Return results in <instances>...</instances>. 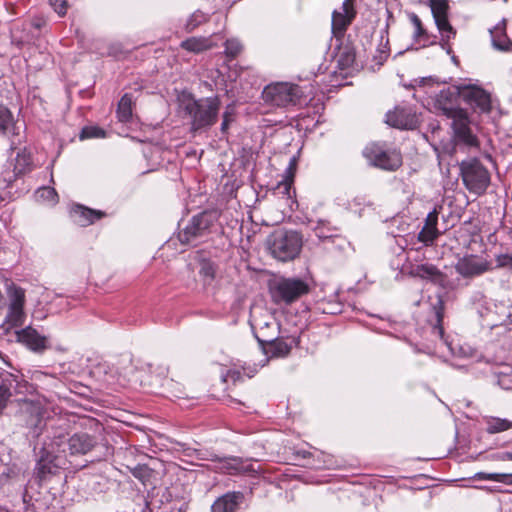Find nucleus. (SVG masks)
Here are the masks:
<instances>
[{
  "label": "nucleus",
  "instance_id": "nucleus-41",
  "mask_svg": "<svg viewBox=\"0 0 512 512\" xmlns=\"http://www.w3.org/2000/svg\"><path fill=\"white\" fill-rule=\"evenodd\" d=\"M30 165V159L27 155H25L24 153H20V151L17 152V155H16V164L14 166V174L15 175H20L22 173H24L27 168L29 167Z\"/></svg>",
  "mask_w": 512,
  "mask_h": 512
},
{
  "label": "nucleus",
  "instance_id": "nucleus-6",
  "mask_svg": "<svg viewBox=\"0 0 512 512\" xmlns=\"http://www.w3.org/2000/svg\"><path fill=\"white\" fill-rule=\"evenodd\" d=\"M219 219L217 210H205L194 215L183 230L178 233L182 244L196 246L204 237L208 236Z\"/></svg>",
  "mask_w": 512,
  "mask_h": 512
},
{
  "label": "nucleus",
  "instance_id": "nucleus-27",
  "mask_svg": "<svg viewBox=\"0 0 512 512\" xmlns=\"http://www.w3.org/2000/svg\"><path fill=\"white\" fill-rule=\"evenodd\" d=\"M219 469L223 473H227L230 475H237L244 472L245 467L241 458L238 457H228L224 458L220 461Z\"/></svg>",
  "mask_w": 512,
  "mask_h": 512
},
{
  "label": "nucleus",
  "instance_id": "nucleus-15",
  "mask_svg": "<svg viewBox=\"0 0 512 512\" xmlns=\"http://www.w3.org/2000/svg\"><path fill=\"white\" fill-rule=\"evenodd\" d=\"M492 269V263L478 255H465L455 264L456 272L463 278H474Z\"/></svg>",
  "mask_w": 512,
  "mask_h": 512
},
{
  "label": "nucleus",
  "instance_id": "nucleus-46",
  "mask_svg": "<svg viewBox=\"0 0 512 512\" xmlns=\"http://www.w3.org/2000/svg\"><path fill=\"white\" fill-rule=\"evenodd\" d=\"M51 7L60 16H64L67 12V1L66 0H49Z\"/></svg>",
  "mask_w": 512,
  "mask_h": 512
},
{
  "label": "nucleus",
  "instance_id": "nucleus-39",
  "mask_svg": "<svg viewBox=\"0 0 512 512\" xmlns=\"http://www.w3.org/2000/svg\"><path fill=\"white\" fill-rule=\"evenodd\" d=\"M106 131L98 126H85L80 132V139L105 138Z\"/></svg>",
  "mask_w": 512,
  "mask_h": 512
},
{
  "label": "nucleus",
  "instance_id": "nucleus-5",
  "mask_svg": "<svg viewBox=\"0 0 512 512\" xmlns=\"http://www.w3.org/2000/svg\"><path fill=\"white\" fill-rule=\"evenodd\" d=\"M444 315V303L441 298L437 299V302L432 305V316L428 320L431 326V335L434 338L436 348L446 347L448 352L457 357L468 358L472 356L473 350L469 346H461L458 343H454V340L450 336L445 335L444 328L442 326Z\"/></svg>",
  "mask_w": 512,
  "mask_h": 512
},
{
  "label": "nucleus",
  "instance_id": "nucleus-42",
  "mask_svg": "<svg viewBox=\"0 0 512 512\" xmlns=\"http://www.w3.org/2000/svg\"><path fill=\"white\" fill-rule=\"evenodd\" d=\"M277 190L279 194H282L284 197H286L288 206L292 209V206L296 203V201L292 199V192L295 193V191L292 189L291 183L288 181L281 182L277 186Z\"/></svg>",
  "mask_w": 512,
  "mask_h": 512
},
{
  "label": "nucleus",
  "instance_id": "nucleus-23",
  "mask_svg": "<svg viewBox=\"0 0 512 512\" xmlns=\"http://www.w3.org/2000/svg\"><path fill=\"white\" fill-rule=\"evenodd\" d=\"M71 217L80 226H88L104 216L100 210L90 209L83 205H75L71 209Z\"/></svg>",
  "mask_w": 512,
  "mask_h": 512
},
{
  "label": "nucleus",
  "instance_id": "nucleus-14",
  "mask_svg": "<svg viewBox=\"0 0 512 512\" xmlns=\"http://www.w3.org/2000/svg\"><path fill=\"white\" fill-rule=\"evenodd\" d=\"M461 97V87H447L442 89L435 97L434 107L447 118L453 120L466 113L458 107V98Z\"/></svg>",
  "mask_w": 512,
  "mask_h": 512
},
{
  "label": "nucleus",
  "instance_id": "nucleus-57",
  "mask_svg": "<svg viewBox=\"0 0 512 512\" xmlns=\"http://www.w3.org/2000/svg\"><path fill=\"white\" fill-rule=\"evenodd\" d=\"M503 460H512V452H505L502 457Z\"/></svg>",
  "mask_w": 512,
  "mask_h": 512
},
{
  "label": "nucleus",
  "instance_id": "nucleus-26",
  "mask_svg": "<svg viewBox=\"0 0 512 512\" xmlns=\"http://www.w3.org/2000/svg\"><path fill=\"white\" fill-rule=\"evenodd\" d=\"M180 47L188 52L201 53L212 48L213 43L209 37H190L183 40Z\"/></svg>",
  "mask_w": 512,
  "mask_h": 512
},
{
  "label": "nucleus",
  "instance_id": "nucleus-19",
  "mask_svg": "<svg viewBox=\"0 0 512 512\" xmlns=\"http://www.w3.org/2000/svg\"><path fill=\"white\" fill-rule=\"evenodd\" d=\"M386 123L399 129H414L418 124V118L411 108L396 107L386 113Z\"/></svg>",
  "mask_w": 512,
  "mask_h": 512
},
{
  "label": "nucleus",
  "instance_id": "nucleus-18",
  "mask_svg": "<svg viewBox=\"0 0 512 512\" xmlns=\"http://www.w3.org/2000/svg\"><path fill=\"white\" fill-rule=\"evenodd\" d=\"M461 97L474 109L482 113L491 110V95L483 88L476 86H461Z\"/></svg>",
  "mask_w": 512,
  "mask_h": 512
},
{
  "label": "nucleus",
  "instance_id": "nucleus-4",
  "mask_svg": "<svg viewBox=\"0 0 512 512\" xmlns=\"http://www.w3.org/2000/svg\"><path fill=\"white\" fill-rule=\"evenodd\" d=\"M262 99L271 106L288 108L301 105L307 100V96L303 88L297 84L275 82L263 89Z\"/></svg>",
  "mask_w": 512,
  "mask_h": 512
},
{
  "label": "nucleus",
  "instance_id": "nucleus-7",
  "mask_svg": "<svg viewBox=\"0 0 512 512\" xmlns=\"http://www.w3.org/2000/svg\"><path fill=\"white\" fill-rule=\"evenodd\" d=\"M459 168L463 185L470 193L480 196L486 192L490 185V173L478 158L462 160Z\"/></svg>",
  "mask_w": 512,
  "mask_h": 512
},
{
  "label": "nucleus",
  "instance_id": "nucleus-10",
  "mask_svg": "<svg viewBox=\"0 0 512 512\" xmlns=\"http://www.w3.org/2000/svg\"><path fill=\"white\" fill-rule=\"evenodd\" d=\"M52 446L56 445V450L63 454L67 452L70 455H83L89 452L94 444V438L87 433H76L67 437L63 432H54L52 436Z\"/></svg>",
  "mask_w": 512,
  "mask_h": 512
},
{
  "label": "nucleus",
  "instance_id": "nucleus-44",
  "mask_svg": "<svg viewBox=\"0 0 512 512\" xmlns=\"http://www.w3.org/2000/svg\"><path fill=\"white\" fill-rule=\"evenodd\" d=\"M150 469L147 465H136L134 468L131 469L132 475L139 479L142 483H145V481L150 477Z\"/></svg>",
  "mask_w": 512,
  "mask_h": 512
},
{
  "label": "nucleus",
  "instance_id": "nucleus-56",
  "mask_svg": "<svg viewBox=\"0 0 512 512\" xmlns=\"http://www.w3.org/2000/svg\"><path fill=\"white\" fill-rule=\"evenodd\" d=\"M297 455L301 456L304 459H306V458L310 457L311 453L309 451H306V450H300V451L297 452Z\"/></svg>",
  "mask_w": 512,
  "mask_h": 512
},
{
  "label": "nucleus",
  "instance_id": "nucleus-22",
  "mask_svg": "<svg viewBox=\"0 0 512 512\" xmlns=\"http://www.w3.org/2000/svg\"><path fill=\"white\" fill-rule=\"evenodd\" d=\"M490 31L492 46L504 52L512 51V41L506 33V20L502 19Z\"/></svg>",
  "mask_w": 512,
  "mask_h": 512
},
{
  "label": "nucleus",
  "instance_id": "nucleus-60",
  "mask_svg": "<svg viewBox=\"0 0 512 512\" xmlns=\"http://www.w3.org/2000/svg\"><path fill=\"white\" fill-rule=\"evenodd\" d=\"M233 402L236 403V404H240V402L237 401V400H233Z\"/></svg>",
  "mask_w": 512,
  "mask_h": 512
},
{
  "label": "nucleus",
  "instance_id": "nucleus-54",
  "mask_svg": "<svg viewBox=\"0 0 512 512\" xmlns=\"http://www.w3.org/2000/svg\"><path fill=\"white\" fill-rule=\"evenodd\" d=\"M43 25H44V21H42L40 19L39 20H35V21H33L32 23L29 24V26H32V27H34L37 30H40Z\"/></svg>",
  "mask_w": 512,
  "mask_h": 512
},
{
  "label": "nucleus",
  "instance_id": "nucleus-36",
  "mask_svg": "<svg viewBox=\"0 0 512 512\" xmlns=\"http://www.w3.org/2000/svg\"><path fill=\"white\" fill-rule=\"evenodd\" d=\"M209 16L205 14L204 12L197 10L193 14L190 15V17L187 19L185 24V30L187 32L194 31L197 27H199L201 24L208 21Z\"/></svg>",
  "mask_w": 512,
  "mask_h": 512
},
{
  "label": "nucleus",
  "instance_id": "nucleus-40",
  "mask_svg": "<svg viewBox=\"0 0 512 512\" xmlns=\"http://www.w3.org/2000/svg\"><path fill=\"white\" fill-rule=\"evenodd\" d=\"M242 50V44L237 39H228L225 42V54L228 58H235Z\"/></svg>",
  "mask_w": 512,
  "mask_h": 512
},
{
  "label": "nucleus",
  "instance_id": "nucleus-35",
  "mask_svg": "<svg viewBox=\"0 0 512 512\" xmlns=\"http://www.w3.org/2000/svg\"><path fill=\"white\" fill-rule=\"evenodd\" d=\"M355 62V52L352 48H344L337 57L338 67L341 70L349 69Z\"/></svg>",
  "mask_w": 512,
  "mask_h": 512
},
{
  "label": "nucleus",
  "instance_id": "nucleus-13",
  "mask_svg": "<svg viewBox=\"0 0 512 512\" xmlns=\"http://www.w3.org/2000/svg\"><path fill=\"white\" fill-rule=\"evenodd\" d=\"M470 122L467 113L460 115L452 120L453 129V151L457 149H478L479 141L470 128Z\"/></svg>",
  "mask_w": 512,
  "mask_h": 512
},
{
  "label": "nucleus",
  "instance_id": "nucleus-48",
  "mask_svg": "<svg viewBox=\"0 0 512 512\" xmlns=\"http://www.w3.org/2000/svg\"><path fill=\"white\" fill-rule=\"evenodd\" d=\"M222 377L224 382L232 381L235 383L242 379V373L238 370L230 369L225 375H222Z\"/></svg>",
  "mask_w": 512,
  "mask_h": 512
},
{
  "label": "nucleus",
  "instance_id": "nucleus-45",
  "mask_svg": "<svg viewBox=\"0 0 512 512\" xmlns=\"http://www.w3.org/2000/svg\"><path fill=\"white\" fill-rule=\"evenodd\" d=\"M496 264L498 268H507L512 271V255L499 254L496 256Z\"/></svg>",
  "mask_w": 512,
  "mask_h": 512
},
{
  "label": "nucleus",
  "instance_id": "nucleus-37",
  "mask_svg": "<svg viewBox=\"0 0 512 512\" xmlns=\"http://www.w3.org/2000/svg\"><path fill=\"white\" fill-rule=\"evenodd\" d=\"M350 23L346 13L334 11L332 14V31L334 33H343Z\"/></svg>",
  "mask_w": 512,
  "mask_h": 512
},
{
  "label": "nucleus",
  "instance_id": "nucleus-61",
  "mask_svg": "<svg viewBox=\"0 0 512 512\" xmlns=\"http://www.w3.org/2000/svg\"><path fill=\"white\" fill-rule=\"evenodd\" d=\"M313 467H315V468H321V466H320V465H314Z\"/></svg>",
  "mask_w": 512,
  "mask_h": 512
},
{
  "label": "nucleus",
  "instance_id": "nucleus-49",
  "mask_svg": "<svg viewBox=\"0 0 512 512\" xmlns=\"http://www.w3.org/2000/svg\"><path fill=\"white\" fill-rule=\"evenodd\" d=\"M2 134L5 133L8 123L12 121V114L11 112L2 106Z\"/></svg>",
  "mask_w": 512,
  "mask_h": 512
},
{
  "label": "nucleus",
  "instance_id": "nucleus-12",
  "mask_svg": "<svg viewBox=\"0 0 512 512\" xmlns=\"http://www.w3.org/2000/svg\"><path fill=\"white\" fill-rule=\"evenodd\" d=\"M363 155L371 165L382 170L395 171L402 164V156L398 151L385 150L376 144L366 146Z\"/></svg>",
  "mask_w": 512,
  "mask_h": 512
},
{
  "label": "nucleus",
  "instance_id": "nucleus-58",
  "mask_svg": "<svg viewBox=\"0 0 512 512\" xmlns=\"http://www.w3.org/2000/svg\"><path fill=\"white\" fill-rule=\"evenodd\" d=\"M387 56H388V54H387V52H386V51L381 52V55H380V61H379V63H380V64H382V62H383L384 60H386Z\"/></svg>",
  "mask_w": 512,
  "mask_h": 512
},
{
  "label": "nucleus",
  "instance_id": "nucleus-50",
  "mask_svg": "<svg viewBox=\"0 0 512 512\" xmlns=\"http://www.w3.org/2000/svg\"><path fill=\"white\" fill-rule=\"evenodd\" d=\"M411 20L416 28V36H421L424 33L421 20L415 14L412 15Z\"/></svg>",
  "mask_w": 512,
  "mask_h": 512
},
{
  "label": "nucleus",
  "instance_id": "nucleus-11",
  "mask_svg": "<svg viewBox=\"0 0 512 512\" xmlns=\"http://www.w3.org/2000/svg\"><path fill=\"white\" fill-rule=\"evenodd\" d=\"M7 337L8 342H17L25 346L34 353H43L48 348L47 338L41 335L32 326H22L20 328H11Z\"/></svg>",
  "mask_w": 512,
  "mask_h": 512
},
{
  "label": "nucleus",
  "instance_id": "nucleus-16",
  "mask_svg": "<svg viewBox=\"0 0 512 512\" xmlns=\"http://www.w3.org/2000/svg\"><path fill=\"white\" fill-rule=\"evenodd\" d=\"M258 338L265 353L270 354L271 357H285L293 347L299 344V337L297 336H280V337H266Z\"/></svg>",
  "mask_w": 512,
  "mask_h": 512
},
{
  "label": "nucleus",
  "instance_id": "nucleus-55",
  "mask_svg": "<svg viewBox=\"0 0 512 512\" xmlns=\"http://www.w3.org/2000/svg\"><path fill=\"white\" fill-rule=\"evenodd\" d=\"M506 318H507V323L512 325V305L507 308Z\"/></svg>",
  "mask_w": 512,
  "mask_h": 512
},
{
  "label": "nucleus",
  "instance_id": "nucleus-28",
  "mask_svg": "<svg viewBox=\"0 0 512 512\" xmlns=\"http://www.w3.org/2000/svg\"><path fill=\"white\" fill-rule=\"evenodd\" d=\"M313 231L320 241H326L337 236L338 230L336 227L332 226L328 221L318 220L316 225L313 227Z\"/></svg>",
  "mask_w": 512,
  "mask_h": 512
},
{
  "label": "nucleus",
  "instance_id": "nucleus-38",
  "mask_svg": "<svg viewBox=\"0 0 512 512\" xmlns=\"http://www.w3.org/2000/svg\"><path fill=\"white\" fill-rule=\"evenodd\" d=\"M35 197L37 200H43L54 204L57 202V193L54 188L43 186L36 190Z\"/></svg>",
  "mask_w": 512,
  "mask_h": 512
},
{
  "label": "nucleus",
  "instance_id": "nucleus-1",
  "mask_svg": "<svg viewBox=\"0 0 512 512\" xmlns=\"http://www.w3.org/2000/svg\"><path fill=\"white\" fill-rule=\"evenodd\" d=\"M5 295H2V336L8 335L11 328L22 327L27 318L26 290L10 279L4 280Z\"/></svg>",
  "mask_w": 512,
  "mask_h": 512
},
{
  "label": "nucleus",
  "instance_id": "nucleus-47",
  "mask_svg": "<svg viewBox=\"0 0 512 512\" xmlns=\"http://www.w3.org/2000/svg\"><path fill=\"white\" fill-rule=\"evenodd\" d=\"M500 475H501V473L478 472V473H476L473 476V479H475V480H489V481L500 482Z\"/></svg>",
  "mask_w": 512,
  "mask_h": 512
},
{
  "label": "nucleus",
  "instance_id": "nucleus-31",
  "mask_svg": "<svg viewBox=\"0 0 512 512\" xmlns=\"http://www.w3.org/2000/svg\"><path fill=\"white\" fill-rule=\"evenodd\" d=\"M117 116L121 122H128L132 117V97L128 93L118 103Z\"/></svg>",
  "mask_w": 512,
  "mask_h": 512
},
{
  "label": "nucleus",
  "instance_id": "nucleus-25",
  "mask_svg": "<svg viewBox=\"0 0 512 512\" xmlns=\"http://www.w3.org/2000/svg\"><path fill=\"white\" fill-rule=\"evenodd\" d=\"M413 274L424 280H429L434 284L443 285L444 274L433 264L425 263L417 265L413 269Z\"/></svg>",
  "mask_w": 512,
  "mask_h": 512
},
{
  "label": "nucleus",
  "instance_id": "nucleus-52",
  "mask_svg": "<svg viewBox=\"0 0 512 512\" xmlns=\"http://www.w3.org/2000/svg\"><path fill=\"white\" fill-rule=\"evenodd\" d=\"M500 483H503L505 485H512V474L501 473Z\"/></svg>",
  "mask_w": 512,
  "mask_h": 512
},
{
  "label": "nucleus",
  "instance_id": "nucleus-53",
  "mask_svg": "<svg viewBox=\"0 0 512 512\" xmlns=\"http://www.w3.org/2000/svg\"><path fill=\"white\" fill-rule=\"evenodd\" d=\"M265 335L266 337H275V332H273L271 335L268 334L267 330H264V327H259V331L257 334H255L256 338H263Z\"/></svg>",
  "mask_w": 512,
  "mask_h": 512
},
{
  "label": "nucleus",
  "instance_id": "nucleus-32",
  "mask_svg": "<svg viewBox=\"0 0 512 512\" xmlns=\"http://www.w3.org/2000/svg\"><path fill=\"white\" fill-rule=\"evenodd\" d=\"M31 39L30 32H27L25 27L20 29L18 23H15L11 28V42L17 47H22L24 44L29 43Z\"/></svg>",
  "mask_w": 512,
  "mask_h": 512
},
{
  "label": "nucleus",
  "instance_id": "nucleus-2",
  "mask_svg": "<svg viewBox=\"0 0 512 512\" xmlns=\"http://www.w3.org/2000/svg\"><path fill=\"white\" fill-rule=\"evenodd\" d=\"M302 245L303 239L299 232L284 228L275 230L266 240L269 253L282 262L295 259L299 255Z\"/></svg>",
  "mask_w": 512,
  "mask_h": 512
},
{
  "label": "nucleus",
  "instance_id": "nucleus-59",
  "mask_svg": "<svg viewBox=\"0 0 512 512\" xmlns=\"http://www.w3.org/2000/svg\"><path fill=\"white\" fill-rule=\"evenodd\" d=\"M294 162H295V159L293 158V159L291 160L290 165H292Z\"/></svg>",
  "mask_w": 512,
  "mask_h": 512
},
{
  "label": "nucleus",
  "instance_id": "nucleus-17",
  "mask_svg": "<svg viewBox=\"0 0 512 512\" xmlns=\"http://www.w3.org/2000/svg\"><path fill=\"white\" fill-rule=\"evenodd\" d=\"M429 6L435 24L443 37L450 39L455 36L456 31L448 21V0H429Z\"/></svg>",
  "mask_w": 512,
  "mask_h": 512
},
{
  "label": "nucleus",
  "instance_id": "nucleus-9",
  "mask_svg": "<svg viewBox=\"0 0 512 512\" xmlns=\"http://www.w3.org/2000/svg\"><path fill=\"white\" fill-rule=\"evenodd\" d=\"M308 292L307 282L296 277L279 278L271 287L272 298L276 304H291Z\"/></svg>",
  "mask_w": 512,
  "mask_h": 512
},
{
  "label": "nucleus",
  "instance_id": "nucleus-33",
  "mask_svg": "<svg viewBox=\"0 0 512 512\" xmlns=\"http://www.w3.org/2000/svg\"><path fill=\"white\" fill-rule=\"evenodd\" d=\"M2 512H4L2 510ZM5 512H35L34 505L31 503V497H28L26 491L21 492L15 504H13L12 511L6 510Z\"/></svg>",
  "mask_w": 512,
  "mask_h": 512
},
{
  "label": "nucleus",
  "instance_id": "nucleus-3",
  "mask_svg": "<svg viewBox=\"0 0 512 512\" xmlns=\"http://www.w3.org/2000/svg\"><path fill=\"white\" fill-rule=\"evenodd\" d=\"M220 104L218 96L192 98L187 102L184 109L191 118L192 129L197 131L213 126L218 120Z\"/></svg>",
  "mask_w": 512,
  "mask_h": 512
},
{
  "label": "nucleus",
  "instance_id": "nucleus-21",
  "mask_svg": "<svg viewBox=\"0 0 512 512\" xmlns=\"http://www.w3.org/2000/svg\"><path fill=\"white\" fill-rule=\"evenodd\" d=\"M2 409L4 408V402L13 395V393H23L25 383L22 379V374L15 370V372L5 371L2 368Z\"/></svg>",
  "mask_w": 512,
  "mask_h": 512
},
{
  "label": "nucleus",
  "instance_id": "nucleus-43",
  "mask_svg": "<svg viewBox=\"0 0 512 512\" xmlns=\"http://www.w3.org/2000/svg\"><path fill=\"white\" fill-rule=\"evenodd\" d=\"M235 120L234 109L228 106L222 115L221 133L226 134L232 122Z\"/></svg>",
  "mask_w": 512,
  "mask_h": 512
},
{
  "label": "nucleus",
  "instance_id": "nucleus-24",
  "mask_svg": "<svg viewBox=\"0 0 512 512\" xmlns=\"http://www.w3.org/2000/svg\"><path fill=\"white\" fill-rule=\"evenodd\" d=\"M243 499L241 492L227 493L217 499L211 506L212 512H234Z\"/></svg>",
  "mask_w": 512,
  "mask_h": 512
},
{
  "label": "nucleus",
  "instance_id": "nucleus-29",
  "mask_svg": "<svg viewBox=\"0 0 512 512\" xmlns=\"http://www.w3.org/2000/svg\"><path fill=\"white\" fill-rule=\"evenodd\" d=\"M496 383L504 390H512V367L504 365L494 371Z\"/></svg>",
  "mask_w": 512,
  "mask_h": 512
},
{
  "label": "nucleus",
  "instance_id": "nucleus-34",
  "mask_svg": "<svg viewBox=\"0 0 512 512\" xmlns=\"http://www.w3.org/2000/svg\"><path fill=\"white\" fill-rule=\"evenodd\" d=\"M199 274L205 284L212 283L216 275V265L209 260L201 261Z\"/></svg>",
  "mask_w": 512,
  "mask_h": 512
},
{
  "label": "nucleus",
  "instance_id": "nucleus-8",
  "mask_svg": "<svg viewBox=\"0 0 512 512\" xmlns=\"http://www.w3.org/2000/svg\"><path fill=\"white\" fill-rule=\"evenodd\" d=\"M60 454L61 452L56 450V445L53 448L52 439L43 443L35 467V476L39 484L45 483L50 477L60 472L62 465H64L63 457Z\"/></svg>",
  "mask_w": 512,
  "mask_h": 512
},
{
  "label": "nucleus",
  "instance_id": "nucleus-30",
  "mask_svg": "<svg viewBox=\"0 0 512 512\" xmlns=\"http://www.w3.org/2000/svg\"><path fill=\"white\" fill-rule=\"evenodd\" d=\"M512 428V421L506 418L489 417L486 420V431L489 434L504 432Z\"/></svg>",
  "mask_w": 512,
  "mask_h": 512
},
{
  "label": "nucleus",
  "instance_id": "nucleus-51",
  "mask_svg": "<svg viewBox=\"0 0 512 512\" xmlns=\"http://www.w3.org/2000/svg\"><path fill=\"white\" fill-rule=\"evenodd\" d=\"M260 327H264V330L272 328L274 332H279V324L273 318H271V321L263 322Z\"/></svg>",
  "mask_w": 512,
  "mask_h": 512
},
{
  "label": "nucleus",
  "instance_id": "nucleus-20",
  "mask_svg": "<svg viewBox=\"0 0 512 512\" xmlns=\"http://www.w3.org/2000/svg\"><path fill=\"white\" fill-rule=\"evenodd\" d=\"M441 209V206H435L433 210L428 213L424 226L418 233V240L426 246L432 245L441 234L437 228L438 216Z\"/></svg>",
  "mask_w": 512,
  "mask_h": 512
}]
</instances>
